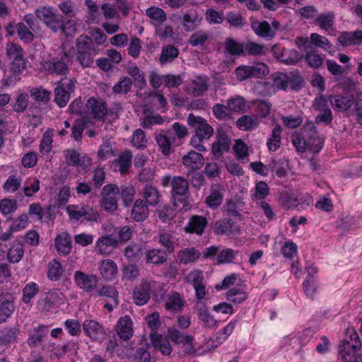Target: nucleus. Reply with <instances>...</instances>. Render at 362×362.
<instances>
[{"label": "nucleus", "mask_w": 362, "mask_h": 362, "mask_svg": "<svg viewBox=\"0 0 362 362\" xmlns=\"http://www.w3.org/2000/svg\"><path fill=\"white\" fill-rule=\"evenodd\" d=\"M71 64L70 53L62 51L57 56H49L42 65L44 70L49 74L65 76L69 73V66Z\"/></svg>", "instance_id": "obj_4"}, {"label": "nucleus", "mask_w": 362, "mask_h": 362, "mask_svg": "<svg viewBox=\"0 0 362 362\" xmlns=\"http://www.w3.org/2000/svg\"><path fill=\"white\" fill-rule=\"evenodd\" d=\"M158 219L163 223H170L175 216V209L170 205H164L156 210Z\"/></svg>", "instance_id": "obj_57"}, {"label": "nucleus", "mask_w": 362, "mask_h": 362, "mask_svg": "<svg viewBox=\"0 0 362 362\" xmlns=\"http://www.w3.org/2000/svg\"><path fill=\"white\" fill-rule=\"evenodd\" d=\"M132 86V79L124 76L122 78L118 83L114 85L112 90L117 94H127L130 91Z\"/></svg>", "instance_id": "obj_61"}, {"label": "nucleus", "mask_w": 362, "mask_h": 362, "mask_svg": "<svg viewBox=\"0 0 362 362\" xmlns=\"http://www.w3.org/2000/svg\"><path fill=\"white\" fill-rule=\"evenodd\" d=\"M51 347L50 351L57 358H63L66 354L76 355L79 349L78 341L69 340L63 344L55 345L54 343L49 345Z\"/></svg>", "instance_id": "obj_19"}, {"label": "nucleus", "mask_w": 362, "mask_h": 362, "mask_svg": "<svg viewBox=\"0 0 362 362\" xmlns=\"http://www.w3.org/2000/svg\"><path fill=\"white\" fill-rule=\"evenodd\" d=\"M86 106L93 118L96 120L104 119L107 114V105L103 99L92 96L88 99Z\"/></svg>", "instance_id": "obj_15"}, {"label": "nucleus", "mask_w": 362, "mask_h": 362, "mask_svg": "<svg viewBox=\"0 0 362 362\" xmlns=\"http://www.w3.org/2000/svg\"><path fill=\"white\" fill-rule=\"evenodd\" d=\"M288 165V162L284 158L278 159L274 158L269 163V168L277 177L283 178L287 173L286 168Z\"/></svg>", "instance_id": "obj_46"}, {"label": "nucleus", "mask_w": 362, "mask_h": 362, "mask_svg": "<svg viewBox=\"0 0 362 362\" xmlns=\"http://www.w3.org/2000/svg\"><path fill=\"white\" fill-rule=\"evenodd\" d=\"M283 128L280 124H276L267 139L266 145L269 152L276 151L281 144V134Z\"/></svg>", "instance_id": "obj_38"}, {"label": "nucleus", "mask_w": 362, "mask_h": 362, "mask_svg": "<svg viewBox=\"0 0 362 362\" xmlns=\"http://www.w3.org/2000/svg\"><path fill=\"white\" fill-rule=\"evenodd\" d=\"M338 41L344 47L362 45V30L343 32L339 35Z\"/></svg>", "instance_id": "obj_31"}, {"label": "nucleus", "mask_w": 362, "mask_h": 362, "mask_svg": "<svg viewBox=\"0 0 362 362\" xmlns=\"http://www.w3.org/2000/svg\"><path fill=\"white\" fill-rule=\"evenodd\" d=\"M148 216V205L142 199H136L132 206L130 218L136 222H143Z\"/></svg>", "instance_id": "obj_23"}, {"label": "nucleus", "mask_w": 362, "mask_h": 362, "mask_svg": "<svg viewBox=\"0 0 362 362\" xmlns=\"http://www.w3.org/2000/svg\"><path fill=\"white\" fill-rule=\"evenodd\" d=\"M74 280L76 286L83 292L90 293L98 287L99 278L95 274H88L82 271H76Z\"/></svg>", "instance_id": "obj_11"}, {"label": "nucleus", "mask_w": 362, "mask_h": 362, "mask_svg": "<svg viewBox=\"0 0 362 362\" xmlns=\"http://www.w3.org/2000/svg\"><path fill=\"white\" fill-rule=\"evenodd\" d=\"M252 104L255 105L256 116L255 117H257L258 119L259 118H265L269 114L272 105L269 102L259 100L254 102Z\"/></svg>", "instance_id": "obj_59"}, {"label": "nucleus", "mask_w": 362, "mask_h": 362, "mask_svg": "<svg viewBox=\"0 0 362 362\" xmlns=\"http://www.w3.org/2000/svg\"><path fill=\"white\" fill-rule=\"evenodd\" d=\"M172 197L175 206H186L189 204V183L181 176H174L171 182Z\"/></svg>", "instance_id": "obj_7"}, {"label": "nucleus", "mask_w": 362, "mask_h": 362, "mask_svg": "<svg viewBox=\"0 0 362 362\" xmlns=\"http://www.w3.org/2000/svg\"><path fill=\"white\" fill-rule=\"evenodd\" d=\"M182 164L191 170L199 168L204 164V157L198 152L190 151L182 158Z\"/></svg>", "instance_id": "obj_37"}, {"label": "nucleus", "mask_w": 362, "mask_h": 362, "mask_svg": "<svg viewBox=\"0 0 362 362\" xmlns=\"http://www.w3.org/2000/svg\"><path fill=\"white\" fill-rule=\"evenodd\" d=\"M223 202V194L216 189L212 188L210 194L206 198V204L211 209H215Z\"/></svg>", "instance_id": "obj_64"}, {"label": "nucleus", "mask_w": 362, "mask_h": 362, "mask_svg": "<svg viewBox=\"0 0 362 362\" xmlns=\"http://www.w3.org/2000/svg\"><path fill=\"white\" fill-rule=\"evenodd\" d=\"M150 340L155 349L160 351L162 355L168 356L171 354L173 349L168 337H163L158 332H153L149 334Z\"/></svg>", "instance_id": "obj_18"}, {"label": "nucleus", "mask_w": 362, "mask_h": 362, "mask_svg": "<svg viewBox=\"0 0 362 362\" xmlns=\"http://www.w3.org/2000/svg\"><path fill=\"white\" fill-rule=\"evenodd\" d=\"M117 333L124 341H127L132 337V322L129 316L126 315L119 319L117 324Z\"/></svg>", "instance_id": "obj_27"}, {"label": "nucleus", "mask_w": 362, "mask_h": 362, "mask_svg": "<svg viewBox=\"0 0 362 362\" xmlns=\"http://www.w3.org/2000/svg\"><path fill=\"white\" fill-rule=\"evenodd\" d=\"M188 125L194 129V134L208 140L213 135L214 129L206 120L200 116L190 113L187 117Z\"/></svg>", "instance_id": "obj_12"}, {"label": "nucleus", "mask_w": 362, "mask_h": 362, "mask_svg": "<svg viewBox=\"0 0 362 362\" xmlns=\"http://www.w3.org/2000/svg\"><path fill=\"white\" fill-rule=\"evenodd\" d=\"M76 58L83 67L90 66L94 57L99 54L100 49L88 35H80L76 41Z\"/></svg>", "instance_id": "obj_3"}, {"label": "nucleus", "mask_w": 362, "mask_h": 362, "mask_svg": "<svg viewBox=\"0 0 362 362\" xmlns=\"http://www.w3.org/2000/svg\"><path fill=\"white\" fill-rule=\"evenodd\" d=\"M39 286L35 282H29L23 288V303L28 304L30 303L31 300L38 293Z\"/></svg>", "instance_id": "obj_56"}, {"label": "nucleus", "mask_w": 362, "mask_h": 362, "mask_svg": "<svg viewBox=\"0 0 362 362\" xmlns=\"http://www.w3.org/2000/svg\"><path fill=\"white\" fill-rule=\"evenodd\" d=\"M131 143L136 148H146L147 139L144 131L141 129H136L132 136Z\"/></svg>", "instance_id": "obj_62"}, {"label": "nucleus", "mask_w": 362, "mask_h": 362, "mask_svg": "<svg viewBox=\"0 0 362 362\" xmlns=\"http://www.w3.org/2000/svg\"><path fill=\"white\" fill-rule=\"evenodd\" d=\"M291 140L296 151L301 153L308 150L313 153H318L324 146L323 139L312 122L304 124L298 133L292 135Z\"/></svg>", "instance_id": "obj_1"}, {"label": "nucleus", "mask_w": 362, "mask_h": 362, "mask_svg": "<svg viewBox=\"0 0 362 362\" xmlns=\"http://www.w3.org/2000/svg\"><path fill=\"white\" fill-rule=\"evenodd\" d=\"M65 158L67 165L70 166H82L86 162L90 164L91 159L88 157L81 158L80 154L74 149L65 151Z\"/></svg>", "instance_id": "obj_44"}, {"label": "nucleus", "mask_w": 362, "mask_h": 362, "mask_svg": "<svg viewBox=\"0 0 362 362\" xmlns=\"http://www.w3.org/2000/svg\"><path fill=\"white\" fill-rule=\"evenodd\" d=\"M118 295L115 287L111 285H103L97 291L98 296L112 298L115 305L118 304Z\"/></svg>", "instance_id": "obj_60"}, {"label": "nucleus", "mask_w": 362, "mask_h": 362, "mask_svg": "<svg viewBox=\"0 0 362 362\" xmlns=\"http://www.w3.org/2000/svg\"><path fill=\"white\" fill-rule=\"evenodd\" d=\"M302 59V55L295 49H284L279 59L286 65L297 64Z\"/></svg>", "instance_id": "obj_48"}, {"label": "nucleus", "mask_w": 362, "mask_h": 362, "mask_svg": "<svg viewBox=\"0 0 362 362\" xmlns=\"http://www.w3.org/2000/svg\"><path fill=\"white\" fill-rule=\"evenodd\" d=\"M6 54L11 62V71L15 74H21L26 69L27 63L23 48L19 45L8 43Z\"/></svg>", "instance_id": "obj_8"}, {"label": "nucleus", "mask_w": 362, "mask_h": 362, "mask_svg": "<svg viewBox=\"0 0 362 362\" xmlns=\"http://www.w3.org/2000/svg\"><path fill=\"white\" fill-rule=\"evenodd\" d=\"M67 213L71 219L84 223H98L101 219L98 209L88 204L69 206Z\"/></svg>", "instance_id": "obj_6"}, {"label": "nucleus", "mask_w": 362, "mask_h": 362, "mask_svg": "<svg viewBox=\"0 0 362 362\" xmlns=\"http://www.w3.org/2000/svg\"><path fill=\"white\" fill-rule=\"evenodd\" d=\"M168 338L177 345H187L191 349H193L194 337L189 334H184L175 328H170L168 330Z\"/></svg>", "instance_id": "obj_30"}, {"label": "nucleus", "mask_w": 362, "mask_h": 362, "mask_svg": "<svg viewBox=\"0 0 362 362\" xmlns=\"http://www.w3.org/2000/svg\"><path fill=\"white\" fill-rule=\"evenodd\" d=\"M122 279L127 281H133L139 276V269L133 264H127L123 266L122 269Z\"/></svg>", "instance_id": "obj_63"}, {"label": "nucleus", "mask_w": 362, "mask_h": 362, "mask_svg": "<svg viewBox=\"0 0 362 362\" xmlns=\"http://www.w3.org/2000/svg\"><path fill=\"white\" fill-rule=\"evenodd\" d=\"M20 329L18 326L5 327L0 330V348L5 350L17 342Z\"/></svg>", "instance_id": "obj_20"}, {"label": "nucleus", "mask_w": 362, "mask_h": 362, "mask_svg": "<svg viewBox=\"0 0 362 362\" xmlns=\"http://www.w3.org/2000/svg\"><path fill=\"white\" fill-rule=\"evenodd\" d=\"M325 55L320 54L316 50H306L304 57L307 65L313 69H318L322 66Z\"/></svg>", "instance_id": "obj_49"}, {"label": "nucleus", "mask_w": 362, "mask_h": 362, "mask_svg": "<svg viewBox=\"0 0 362 362\" xmlns=\"http://www.w3.org/2000/svg\"><path fill=\"white\" fill-rule=\"evenodd\" d=\"M155 140L159 150L164 156H169L173 152L172 146L176 142L172 138L170 132H167L164 129L160 131L156 134Z\"/></svg>", "instance_id": "obj_16"}, {"label": "nucleus", "mask_w": 362, "mask_h": 362, "mask_svg": "<svg viewBox=\"0 0 362 362\" xmlns=\"http://www.w3.org/2000/svg\"><path fill=\"white\" fill-rule=\"evenodd\" d=\"M64 269L62 263L57 259L50 261L47 264V276L52 281H57L62 276Z\"/></svg>", "instance_id": "obj_47"}, {"label": "nucleus", "mask_w": 362, "mask_h": 362, "mask_svg": "<svg viewBox=\"0 0 362 362\" xmlns=\"http://www.w3.org/2000/svg\"><path fill=\"white\" fill-rule=\"evenodd\" d=\"M201 256L200 252L195 247H187L180 250L177 259L181 264H187L197 262Z\"/></svg>", "instance_id": "obj_36"}, {"label": "nucleus", "mask_w": 362, "mask_h": 362, "mask_svg": "<svg viewBox=\"0 0 362 362\" xmlns=\"http://www.w3.org/2000/svg\"><path fill=\"white\" fill-rule=\"evenodd\" d=\"M55 247L60 255H68L71 250V238L67 233H62L55 238Z\"/></svg>", "instance_id": "obj_29"}, {"label": "nucleus", "mask_w": 362, "mask_h": 362, "mask_svg": "<svg viewBox=\"0 0 362 362\" xmlns=\"http://www.w3.org/2000/svg\"><path fill=\"white\" fill-rule=\"evenodd\" d=\"M99 271L103 278L106 281H112L115 279L118 272L116 263L110 259L101 261L99 265Z\"/></svg>", "instance_id": "obj_32"}, {"label": "nucleus", "mask_w": 362, "mask_h": 362, "mask_svg": "<svg viewBox=\"0 0 362 362\" xmlns=\"http://www.w3.org/2000/svg\"><path fill=\"white\" fill-rule=\"evenodd\" d=\"M310 42L316 47H320L327 52L334 50V46L330 43L329 40L325 36H322L318 33H312L310 37Z\"/></svg>", "instance_id": "obj_54"}, {"label": "nucleus", "mask_w": 362, "mask_h": 362, "mask_svg": "<svg viewBox=\"0 0 362 362\" xmlns=\"http://www.w3.org/2000/svg\"><path fill=\"white\" fill-rule=\"evenodd\" d=\"M179 51L173 45L164 46L161 51V54L159 58L160 63L165 64L168 62H173L178 57Z\"/></svg>", "instance_id": "obj_53"}, {"label": "nucleus", "mask_w": 362, "mask_h": 362, "mask_svg": "<svg viewBox=\"0 0 362 362\" xmlns=\"http://www.w3.org/2000/svg\"><path fill=\"white\" fill-rule=\"evenodd\" d=\"M24 255V247L18 240H16L8 250L6 257L10 263L19 262Z\"/></svg>", "instance_id": "obj_43"}, {"label": "nucleus", "mask_w": 362, "mask_h": 362, "mask_svg": "<svg viewBox=\"0 0 362 362\" xmlns=\"http://www.w3.org/2000/svg\"><path fill=\"white\" fill-rule=\"evenodd\" d=\"M15 310L13 296L8 293H0V324L11 317Z\"/></svg>", "instance_id": "obj_17"}, {"label": "nucleus", "mask_w": 362, "mask_h": 362, "mask_svg": "<svg viewBox=\"0 0 362 362\" xmlns=\"http://www.w3.org/2000/svg\"><path fill=\"white\" fill-rule=\"evenodd\" d=\"M127 73L130 75L134 82V86L140 89L144 88L146 85L144 71L136 65L129 66L127 69Z\"/></svg>", "instance_id": "obj_51"}, {"label": "nucleus", "mask_w": 362, "mask_h": 362, "mask_svg": "<svg viewBox=\"0 0 362 362\" xmlns=\"http://www.w3.org/2000/svg\"><path fill=\"white\" fill-rule=\"evenodd\" d=\"M202 20L196 11H190L183 15L182 26L186 32H191L200 25Z\"/></svg>", "instance_id": "obj_40"}, {"label": "nucleus", "mask_w": 362, "mask_h": 362, "mask_svg": "<svg viewBox=\"0 0 362 362\" xmlns=\"http://www.w3.org/2000/svg\"><path fill=\"white\" fill-rule=\"evenodd\" d=\"M236 127L241 131L250 132L256 129L259 125V119L248 115H243L235 122Z\"/></svg>", "instance_id": "obj_41"}, {"label": "nucleus", "mask_w": 362, "mask_h": 362, "mask_svg": "<svg viewBox=\"0 0 362 362\" xmlns=\"http://www.w3.org/2000/svg\"><path fill=\"white\" fill-rule=\"evenodd\" d=\"M305 84L304 79L298 70H294L288 74V85L291 90H300Z\"/></svg>", "instance_id": "obj_55"}, {"label": "nucleus", "mask_w": 362, "mask_h": 362, "mask_svg": "<svg viewBox=\"0 0 362 362\" xmlns=\"http://www.w3.org/2000/svg\"><path fill=\"white\" fill-rule=\"evenodd\" d=\"M185 303V302L181 295L178 292L174 291L168 296L165 308L168 311L175 314L182 311Z\"/></svg>", "instance_id": "obj_28"}, {"label": "nucleus", "mask_w": 362, "mask_h": 362, "mask_svg": "<svg viewBox=\"0 0 362 362\" xmlns=\"http://www.w3.org/2000/svg\"><path fill=\"white\" fill-rule=\"evenodd\" d=\"M151 286L149 282L144 281L133 291V300L136 305H144L146 304L151 297Z\"/></svg>", "instance_id": "obj_21"}, {"label": "nucleus", "mask_w": 362, "mask_h": 362, "mask_svg": "<svg viewBox=\"0 0 362 362\" xmlns=\"http://www.w3.org/2000/svg\"><path fill=\"white\" fill-rule=\"evenodd\" d=\"M237 79L240 81L250 78H262L269 74V68L264 63L251 66L241 65L235 69Z\"/></svg>", "instance_id": "obj_9"}, {"label": "nucleus", "mask_w": 362, "mask_h": 362, "mask_svg": "<svg viewBox=\"0 0 362 362\" xmlns=\"http://www.w3.org/2000/svg\"><path fill=\"white\" fill-rule=\"evenodd\" d=\"M361 342L354 329H348L345 337L339 344V355L343 362H362L361 354Z\"/></svg>", "instance_id": "obj_2"}, {"label": "nucleus", "mask_w": 362, "mask_h": 362, "mask_svg": "<svg viewBox=\"0 0 362 362\" xmlns=\"http://www.w3.org/2000/svg\"><path fill=\"white\" fill-rule=\"evenodd\" d=\"M146 15L152 21L151 23L155 27H159L166 19V13L158 7L151 6L146 10Z\"/></svg>", "instance_id": "obj_45"}, {"label": "nucleus", "mask_w": 362, "mask_h": 362, "mask_svg": "<svg viewBox=\"0 0 362 362\" xmlns=\"http://www.w3.org/2000/svg\"><path fill=\"white\" fill-rule=\"evenodd\" d=\"M157 240L158 244L163 247V252L168 255H170L174 252L175 248V242L174 240L173 235L165 230H160L158 234Z\"/></svg>", "instance_id": "obj_35"}, {"label": "nucleus", "mask_w": 362, "mask_h": 362, "mask_svg": "<svg viewBox=\"0 0 362 362\" xmlns=\"http://www.w3.org/2000/svg\"><path fill=\"white\" fill-rule=\"evenodd\" d=\"M329 102L335 110L344 112L348 110L353 105L354 100L351 96L331 95L329 97Z\"/></svg>", "instance_id": "obj_26"}, {"label": "nucleus", "mask_w": 362, "mask_h": 362, "mask_svg": "<svg viewBox=\"0 0 362 362\" xmlns=\"http://www.w3.org/2000/svg\"><path fill=\"white\" fill-rule=\"evenodd\" d=\"M335 16L332 11L320 13L315 18L314 23L327 33L331 34L334 29Z\"/></svg>", "instance_id": "obj_24"}, {"label": "nucleus", "mask_w": 362, "mask_h": 362, "mask_svg": "<svg viewBox=\"0 0 362 362\" xmlns=\"http://www.w3.org/2000/svg\"><path fill=\"white\" fill-rule=\"evenodd\" d=\"M246 288H231L228 290V315H232L237 310L238 305L248 298Z\"/></svg>", "instance_id": "obj_14"}, {"label": "nucleus", "mask_w": 362, "mask_h": 362, "mask_svg": "<svg viewBox=\"0 0 362 362\" xmlns=\"http://www.w3.org/2000/svg\"><path fill=\"white\" fill-rule=\"evenodd\" d=\"M251 26L255 34L261 37L273 38L276 35L275 31L272 29L267 21L253 22Z\"/></svg>", "instance_id": "obj_42"}, {"label": "nucleus", "mask_w": 362, "mask_h": 362, "mask_svg": "<svg viewBox=\"0 0 362 362\" xmlns=\"http://www.w3.org/2000/svg\"><path fill=\"white\" fill-rule=\"evenodd\" d=\"M75 82L73 79H62L54 89V101L60 107H65L70 98L71 93L75 90Z\"/></svg>", "instance_id": "obj_10"}, {"label": "nucleus", "mask_w": 362, "mask_h": 362, "mask_svg": "<svg viewBox=\"0 0 362 362\" xmlns=\"http://www.w3.org/2000/svg\"><path fill=\"white\" fill-rule=\"evenodd\" d=\"M119 246V241L112 235L100 237L96 241L95 248L101 255H109L113 249Z\"/></svg>", "instance_id": "obj_22"}, {"label": "nucleus", "mask_w": 362, "mask_h": 362, "mask_svg": "<svg viewBox=\"0 0 362 362\" xmlns=\"http://www.w3.org/2000/svg\"><path fill=\"white\" fill-rule=\"evenodd\" d=\"M85 334L93 341H102L106 337V332L103 327L97 321L86 319L82 324Z\"/></svg>", "instance_id": "obj_13"}, {"label": "nucleus", "mask_w": 362, "mask_h": 362, "mask_svg": "<svg viewBox=\"0 0 362 362\" xmlns=\"http://www.w3.org/2000/svg\"><path fill=\"white\" fill-rule=\"evenodd\" d=\"M228 111L237 113L246 112V100L240 95L231 96L228 99Z\"/></svg>", "instance_id": "obj_50"}, {"label": "nucleus", "mask_w": 362, "mask_h": 362, "mask_svg": "<svg viewBox=\"0 0 362 362\" xmlns=\"http://www.w3.org/2000/svg\"><path fill=\"white\" fill-rule=\"evenodd\" d=\"M62 297V293L58 290H51L46 293L45 297L41 300L40 304L42 305L44 310L50 311L56 308L57 304L61 303Z\"/></svg>", "instance_id": "obj_33"}, {"label": "nucleus", "mask_w": 362, "mask_h": 362, "mask_svg": "<svg viewBox=\"0 0 362 362\" xmlns=\"http://www.w3.org/2000/svg\"><path fill=\"white\" fill-rule=\"evenodd\" d=\"M142 197L147 205L156 206L160 202L162 196L156 187L146 185L143 189Z\"/></svg>", "instance_id": "obj_39"}, {"label": "nucleus", "mask_w": 362, "mask_h": 362, "mask_svg": "<svg viewBox=\"0 0 362 362\" xmlns=\"http://www.w3.org/2000/svg\"><path fill=\"white\" fill-rule=\"evenodd\" d=\"M36 17L52 32L65 31L63 16L52 6H41L35 9Z\"/></svg>", "instance_id": "obj_5"}, {"label": "nucleus", "mask_w": 362, "mask_h": 362, "mask_svg": "<svg viewBox=\"0 0 362 362\" xmlns=\"http://www.w3.org/2000/svg\"><path fill=\"white\" fill-rule=\"evenodd\" d=\"M99 204L101 209L107 213L115 212L118 207L117 197L101 196Z\"/></svg>", "instance_id": "obj_58"}, {"label": "nucleus", "mask_w": 362, "mask_h": 362, "mask_svg": "<svg viewBox=\"0 0 362 362\" xmlns=\"http://www.w3.org/2000/svg\"><path fill=\"white\" fill-rule=\"evenodd\" d=\"M132 153L130 151H125L122 152L115 160V163H118L119 171L121 174H124L128 172L132 165Z\"/></svg>", "instance_id": "obj_52"}, {"label": "nucleus", "mask_w": 362, "mask_h": 362, "mask_svg": "<svg viewBox=\"0 0 362 362\" xmlns=\"http://www.w3.org/2000/svg\"><path fill=\"white\" fill-rule=\"evenodd\" d=\"M207 223V219L204 216L194 215L189 218L185 227V231L201 235L203 234Z\"/></svg>", "instance_id": "obj_25"}, {"label": "nucleus", "mask_w": 362, "mask_h": 362, "mask_svg": "<svg viewBox=\"0 0 362 362\" xmlns=\"http://www.w3.org/2000/svg\"><path fill=\"white\" fill-rule=\"evenodd\" d=\"M147 264L158 265L166 262L168 254L160 249L146 250L144 253Z\"/></svg>", "instance_id": "obj_34"}]
</instances>
